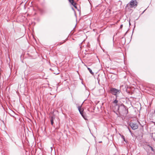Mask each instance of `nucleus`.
Here are the masks:
<instances>
[{
  "instance_id": "obj_1",
  "label": "nucleus",
  "mask_w": 155,
  "mask_h": 155,
  "mask_svg": "<svg viewBox=\"0 0 155 155\" xmlns=\"http://www.w3.org/2000/svg\"><path fill=\"white\" fill-rule=\"evenodd\" d=\"M110 91L112 94L115 96L116 98H117L118 97L117 94H118L121 92L120 90H118L114 88H111L110 89Z\"/></svg>"
},
{
  "instance_id": "obj_2",
  "label": "nucleus",
  "mask_w": 155,
  "mask_h": 155,
  "mask_svg": "<svg viewBox=\"0 0 155 155\" xmlns=\"http://www.w3.org/2000/svg\"><path fill=\"white\" fill-rule=\"evenodd\" d=\"M137 2L136 0L131 1L128 5L130 6V8H135L137 6Z\"/></svg>"
},
{
  "instance_id": "obj_3",
  "label": "nucleus",
  "mask_w": 155,
  "mask_h": 155,
  "mask_svg": "<svg viewBox=\"0 0 155 155\" xmlns=\"http://www.w3.org/2000/svg\"><path fill=\"white\" fill-rule=\"evenodd\" d=\"M130 125L133 130H135L138 128V125L136 123H131L130 124Z\"/></svg>"
},
{
  "instance_id": "obj_4",
  "label": "nucleus",
  "mask_w": 155,
  "mask_h": 155,
  "mask_svg": "<svg viewBox=\"0 0 155 155\" xmlns=\"http://www.w3.org/2000/svg\"><path fill=\"white\" fill-rule=\"evenodd\" d=\"M81 106H79L78 107V110L80 112V114H81V115H82V116L83 117L84 119H85V117L84 116V115H83V110L81 109Z\"/></svg>"
},
{
  "instance_id": "obj_5",
  "label": "nucleus",
  "mask_w": 155,
  "mask_h": 155,
  "mask_svg": "<svg viewBox=\"0 0 155 155\" xmlns=\"http://www.w3.org/2000/svg\"><path fill=\"white\" fill-rule=\"evenodd\" d=\"M121 107H123L125 110H126V108H125V106L123 104H122L120 105V106H118V110H120V109Z\"/></svg>"
},
{
  "instance_id": "obj_6",
  "label": "nucleus",
  "mask_w": 155,
  "mask_h": 155,
  "mask_svg": "<svg viewBox=\"0 0 155 155\" xmlns=\"http://www.w3.org/2000/svg\"><path fill=\"white\" fill-rule=\"evenodd\" d=\"M54 117H51V124L52 125H53V124L54 122H53V119H54Z\"/></svg>"
},
{
  "instance_id": "obj_7",
  "label": "nucleus",
  "mask_w": 155,
  "mask_h": 155,
  "mask_svg": "<svg viewBox=\"0 0 155 155\" xmlns=\"http://www.w3.org/2000/svg\"><path fill=\"white\" fill-rule=\"evenodd\" d=\"M118 101L116 99H115L113 103L114 104H116V105H118V104H117Z\"/></svg>"
},
{
  "instance_id": "obj_8",
  "label": "nucleus",
  "mask_w": 155,
  "mask_h": 155,
  "mask_svg": "<svg viewBox=\"0 0 155 155\" xmlns=\"http://www.w3.org/2000/svg\"><path fill=\"white\" fill-rule=\"evenodd\" d=\"M87 69L89 70L91 74L93 75L94 74V72H92L90 68H87Z\"/></svg>"
},
{
  "instance_id": "obj_9",
  "label": "nucleus",
  "mask_w": 155,
  "mask_h": 155,
  "mask_svg": "<svg viewBox=\"0 0 155 155\" xmlns=\"http://www.w3.org/2000/svg\"><path fill=\"white\" fill-rule=\"evenodd\" d=\"M69 1L72 5H73V4L74 3V0H69Z\"/></svg>"
},
{
  "instance_id": "obj_10",
  "label": "nucleus",
  "mask_w": 155,
  "mask_h": 155,
  "mask_svg": "<svg viewBox=\"0 0 155 155\" xmlns=\"http://www.w3.org/2000/svg\"><path fill=\"white\" fill-rule=\"evenodd\" d=\"M119 134L120 135V136H121V137L125 141V138H124V136L123 135H121V134Z\"/></svg>"
},
{
  "instance_id": "obj_11",
  "label": "nucleus",
  "mask_w": 155,
  "mask_h": 155,
  "mask_svg": "<svg viewBox=\"0 0 155 155\" xmlns=\"http://www.w3.org/2000/svg\"><path fill=\"white\" fill-rule=\"evenodd\" d=\"M73 5L76 8H77V7L76 6V3H74V4H73V5Z\"/></svg>"
},
{
  "instance_id": "obj_12",
  "label": "nucleus",
  "mask_w": 155,
  "mask_h": 155,
  "mask_svg": "<svg viewBox=\"0 0 155 155\" xmlns=\"http://www.w3.org/2000/svg\"><path fill=\"white\" fill-rule=\"evenodd\" d=\"M123 27V25H120V28H122Z\"/></svg>"
},
{
  "instance_id": "obj_13",
  "label": "nucleus",
  "mask_w": 155,
  "mask_h": 155,
  "mask_svg": "<svg viewBox=\"0 0 155 155\" xmlns=\"http://www.w3.org/2000/svg\"><path fill=\"white\" fill-rule=\"evenodd\" d=\"M54 74H59V72H57V73H54Z\"/></svg>"
},
{
  "instance_id": "obj_14",
  "label": "nucleus",
  "mask_w": 155,
  "mask_h": 155,
  "mask_svg": "<svg viewBox=\"0 0 155 155\" xmlns=\"http://www.w3.org/2000/svg\"><path fill=\"white\" fill-rule=\"evenodd\" d=\"M63 42H62V43H61V42H60L59 43V45H61L62 44V43H63Z\"/></svg>"
},
{
  "instance_id": "obj_15",
  "label": "nucleus",
  "mask_w": 155,
  "mask_h": 155,
  "mask_svg": "<svg viewBox=\"0 0 155 155\" xmlns=\"http://www.w3.org/2000/svg\"><path fill=\"white\" fill-rule=\"evenodd\" d=\"M129 131H130V133H131V131H130V130L129 129Z\"/></svg>"
},
{
  "instance_id": "obj_16",
  "label": "nucleus",
  "mask_w": 155,
  "mask_h": 155,
  "mask_svg": "<svg viewBox=\"0 0 155 155\" xmlns=\"http://www.w3.org/2000/svg\"><path fill=\"white\" fill-rule=\"evenodd\" d=\"M55 69H58V68H55Z\"/></svg>"
},
{
  "instance_id": "obj_17",
  "label": "nucleus",
  "mask_w": 155,
  "mask_h": 155,
  "mask_svg": "<svg viewBox=\"0 0 155 155\" xmlns=\"http://www.w3.org/2000/svg\"><path fill=\"white\" fill-rule=\"evenodd\" d=\"M121 86H120V87H121Z\"/></svg>"
},
{
  "instance_id": "obj_18",
  "label": "nucleus",
  "mask_w": 155,
  "mask_h": 155,
  "mask_svg": "<svg viewBox=\"0 0 155 155\" xmlns=\"http://www.w3.org/2000/svg\"><path fill=\"white\" fill-rule=\"evenodd\" d=\"M154 112H155V111H154Z\"/></svg>"
}]
</instances>
